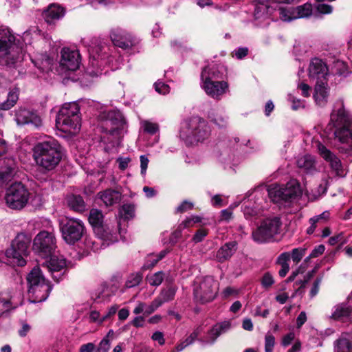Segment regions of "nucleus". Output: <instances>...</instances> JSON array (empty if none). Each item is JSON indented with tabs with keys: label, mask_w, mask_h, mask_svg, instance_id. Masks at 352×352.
Returning <instances> with one entry per match:
<instances>
[{
	"label": "nucleus",
	"mask_w": 352,
	"mask_h": 352,
	"mask_svg": "<svg viewBox=\"0 0 352 352\" xmlns=\"http://www.w3.org/2000/svg\"><path fill=\"white\" fill-rule=\"evenodd\" d=\"M201 332V327H197L192 333H190V335L185 340V342H187V344H192L197 338V337L199 336V334Z\"/></svg>",
	"instance_id": "bf43d9fd"
},
{
	"label": "nucleus",
	"mask_w": 352,
	"mask_h": 352,
	"mask_svg": "<svg viewBox=\"0 0 352 352\" xmlns=\"http://www.w3.org/2000/svg\"><path fill=\"white\" fill-rule=\"evenodd\" d=\"M148 283L152 286H159L163 281L164 274L162 272H157L147 278Z\"/></svg>",
	"instance_id": "c03bdc74"
},
{
	"label": "nucleus",
	"mask_w": 352,
	"mask_h": 352,
	"mask_svg": "<svg viewBox=\"0 0 352 352\" xmlns=\"http://www.w3.org/2000/svg\"><path fill=\"white\" fill-rule=\"evenodd\" d=\"M30 192L21 182L12 184L6 191L5 199L7 206L14 210L23 208L29 200Z\"/></svg>",
	"instance_id": "9d476101"
},
{
	"label": "nucleus",
	"mask_w": 352,
	"mask_h": 352,
	"mask_svg": "<svg viewBox=\"0 0 352 352\" xmlns=\"http://www.w3.org/2000/svg\"><path fill=\"white\" fill-rule=\"evenodd\" d=\"M14 120L18 125L32 124L36 128L42 126L41 116L36 111L25 107H19L14 111Z\"/></svg>",
	"instance_id": "f8f14e48"
},
{
	"label": "nucleus",
	"mask_w": 352,
	"mask_h": 352,
	"mask_svg": "<svg viewBox=\"0 0 352 352\" xmlns=\"http://www.w3.org/2000/svg\"><path fill=\"white\" fill-rule=\"evenodd\" d=\"M208 234V230L204 228L199 229L194 234L192 240L195 243L201 242Z\"/></svg>",
	"instance_id": "3c124183"
},
{
	"label": "nucleus",
	"mask_w": 352,
	"mask_h": 352,
	"mask_svg": "<svg viewBox=\"0 0 352 352\" xmlns=\"http://www.w3.org/2000/svg\"><path fill=\"white\" fill-rule=\"evenodd\" d=\"M80 56L78 51L64 47L61 50L60 65L63 69L68 71H75L80 66Z\"/></svg>",
	"instance_id": "2eb2a0df"
},
{
	"label": "nucleus",
	"mask_w": 352,
	"mask_h": 352,
	"mask_svg": "<svg viewBox=\"0 0 352 352\" xmlns=\"http://www.w3.org/2000/svg\"><path fill=\"white\" fill-rule=\"evenodd\" d=\"M29 288L46 283L43 275L38 267H34L27 276Z\"/></svg>",
	"instance_id": "c756f323"
},
{
	"label": "nucleus",
	"mask_w": 352,
	"mask_h": 352,
	"mask_svg": "<svg viewBox=\"0 0 352 352\" xmlns=\"http://www.w3.org/2000/svg\"><path fill=\"white\" fill-rule=\"evenodd\" d=\"M110 38L114 45L124 50L129 49L138 43L135 37L118 28L111 30Z\"/></svg>",
	"instance_id": "ddd939ff"
},
{
	"label": "nucleus",
	"mask_w": 352,
	"mask_h": 352,
	"mask_svg": "<svg viewBox=\"0 0 352 352\" xmlns=\"http://www.w3.org/2000/svg\"><path fill=\"white\" fill-rule=\"evenodd\" d=\"M33 248L43 257L52 256L56 248L54 234L47 231L40 232L34 239Z\"/></svg>",
	"instance_id": "9b49d317"
},
{
	"label": "nucleus",
	"mask_w": 352,
	"mask_h": 352,
	"mask_svg": "<svg viewBox=\"0 0 352 352\" xmlns=\"http://www.w3.org/2000/svg\"><path fill=\"white\" fill-rule=\"evenodd\" d=\"M110 348V342L108 336L104 338L99 344L97 352H107Z\"/></svg>",
	"instance_id": "e2e57ef3"
},
{
	"label": "nucleus",
	"mask_w": 352,
	"mask_h": 352,
	"mask_svg": "<svg viewBox=\"0 0 352 352\" xmlns=\"http://www.w3.org/2000/svg\"><path fill=\"white\" fill-rule=\"evenodd\" d=\"M295 338V334L294 332H290L283 336L281 344L283 346H289Z\"/></svg>",
	"instance_id": "774afa93"
},
{
	"label": "nucleus",
	"mask_w": 352,
	"mask_h": 352,
	"mask_svg": "<svg viewBox=\"0 0 352 352\" xmlns=\"http://www.w3.org/2000/svg\"><path fill=\"white\" fill-rule=\"evenodd\" d=\"M194 204L188 201H184L176 209L177 212L183 213L193 208Z\"/></svg>",
	"instance_id": "13d9d810"
},
{
	"label": "nucleus",
	"mask_w": 352,
	"mask_h": 352,
	"mask_svg": "<svg viewBox=\"0 0 352 352\" xmlns=\"http://www.w3.org/2000/svg\"><path fill=\"white\" fill-rule=\"evenodd\" d=\"M89 221L97 234L100 237H107V232L103 225V214L98 209H91L89 212Z\"/></svg>",
	"instance_id": "f3484780"
},
{
	"label": "nucleus",
	"mask_w": 352,
	"mask_h": 352,
	"mask_svg": "<svg viewBox=\"0 0 352 352\" xmlns=\"http://www.w3.org/2000/svg\"><path fill=\"white\" fill-rule=\"evenodd\" d=\"M122 213L125 219H129L134 216L135 206L133 204H124L122 208Z\"/></svg>",
	"instance_id": "09e8293b"
},
{
	"label": "nucleus",
	"mask_w": 352,
	"mask_h": 352,
	"mask_svg": "<svg viewBox=\"0 0 352 352\" xmlns=\"http://www.w3.org/2000/svg\"><path fill=\"white\" fill-rule=\"evenodd\" d=\"M212 121L219 127H224L228 124L227 118L219 114H217L215 117L212 119Z\"/></svg>",
	"instance_id": "052dcab7"
},
{
	"label": "nucleus",
	"mask_w": 352,
	"mask_h": 352,
	"mask_svg": "<svg viewBox=\"0 0 352 352\" xmlns=\"http://www.w3.org/2000/svg\"><path fill=\"white\" fill-rule=\"evenodd\" d=\"M22 48L9 29L0 30V64L9 67L21 58Z\"/></svg>",
	"instance_id": "20e7f679"
},
{
	"label": "nucleus",
	"mask_w": 352,
	"mask_h": 352,
	"mask_svg": "<svg viewBox=\"0 0 352 352\" xmlns=\"http://www.w3.org/2000/svg\"><path fill=\"white\" fill-rule=\"evenodd\" d=\"M144 129L150 134H155L159 129L157 124L148 121H144L143 123Z\"/></svg>",
	"instance_id": "864d4df0"
},
{
	"label": "nucleus",
	"mask_w": 352,
	"mask_h": 352,
	"mask_svg": "<svg viewBox=\"0 0 352 352\" xmlns=\"http://www.w3.org/2000/svg\"><path fill=\"white\" fill-rule=\"evenodd\" d=\"M79 114L80 108L77 103L65 104L56 116L57 127L64 132L75 133L80 128L81 119Z\"/></svg>",
	"instance_id": "39448f33"
},
{
	"label": "nucleus",
	"mask_w": 352,
	"mask_h": 352,
	"mask_svg": "<svg viewBox=\"0 0 352 352\" xmlns=\"http://www.w3.org/2000/svg\"><path fill=\"white\" fill-rule=\"evenodd\" d=\"M297 165L300 168L304 169L307 173H311L315 170V161L312 156L305 155L297 160Z\"/></svg>",
	"instance_id": "e433bc0d"
},
{
	"label": "nucleus",
	"mask_w": 352,
	"mask_h": 352,
	"mask_svg": "<svg viewBox=\"0 0 352 352\" xmlns=\"http://www.w3.org/2000/svg\"><path fill=\"white\" fill-rule=\"evenodd\" d=\"M237 243L236 241L226 243L217 252L216 258L219 262L223 263L228 260L236 251Z\"/></svg>",
	"instance_id": "b1692460"
},
{
	"label": "nucleus",
	"mask_w": 352,
	"mask_h": 352,
	"mask_svg": "<svg viewBox=\"0 0 352 352\" xmlns=\"http://www.w3.org/2000/svg\"><path fill=\"white\" fill-rule=\"evenodd\" d=\"M15 169L16 163L13 158L4 159L0 169V184L10 181L15 173Z\"/></svg>",
	"instance_id": "412c9836"
},
{
	"label": "nucleus",
	"mask_w": 352,
	"mask_h": 352,
	"mask_svg": "<svg viewBox=\"0 0 352 352\" xmlns=\"http://www.w3.org/2000/svg\"><path fill=\"white\" fill-rule=\"evenodd\" d=\"M201 87L207 95L216 100H220L229 91V85L224 80L201 82Z\"/></svg>",
	"instance_id": "4468645a"
},
{
	"label": "nucleus",
	"mask_w": 352,
	"mask_h": 352,
	"mask_svg": "<svg viewBox=\"0 0 352 352\" xmlns=\"http://www.w3.org/2000/svg\"><path fill=\"white\" fill-rule=\"evenodd\" d=\"M321 281H322V278H319V277H318L314 280V282L313 283V286H312V287L311 289V291H310V296H311V298L314 297L318 293L319 287H320V285L321 283Z\"/></svg>",
	"instance_id": "338daca9"
},
{
	"label": "nucleus",
	"mask_w": 352,
	"mask_h": 352,
	"mask_svg": "<svg viewBox=\"0 0 352 352\" xmlns=\"http://www.w3.org/2000/svg\"><path fill=\"white\" fill-rule=\"evenodd\" d=\"M224 70L223 65L205 67L201 73V82L217 81L223 78Z\"/></svg>",
	"instance_id": "a211bd4d"
},
{
	"label": "nucleus",
	"mask_w": 352,
	"mask_h": 352,
	"mask_svg": "<svg viewBox=\"0 0 352 352\" xmlns=\"http://www.w3.org/2000/svg\"><path fill=\"white\" fill-rule=\"evenodd\" d=\"M352 313V307L346 304H340L334 307L331 318L336 320H343Z\"/></svg>",
	"instance_id": "7c9ffc66"
},
{
	"label": "nucleus",
	"mask_w": 352,
	"mask_h": 352,
	"mask_svg": "<svg viewBox=\"0 0 352 352\" xmlns=\"http://www.w3.org/2000/svg\"><path fill=\"white\" fill-rule=\"evenodd\" d=\"M248 48L246 47H239L232 52V56L241 60L248 55Z\"/></svg>",
	"instance_id": "4d7b16f0"
},
{
	"label": "nucleus",
	"mask_w": 352,
	"mask_h": 352,
	"mask_svg": "<svg viewBox=\"0 0 352 352\" xmlns=\"http://www.w3.org/2000/svg\"><path fill=\"white\" fill-rule=\"evenodd\" d=\"M318 149L320 155L329 162L331 168L336 172L337 175H341L342 170L340 159L321 143H318Z\"/></svg>",
	"instance_id": "6ab92c4d"
},
{
	"label": "nucleus",
	"mask_w": 352,
	"mask_h": 352,
	"mask_svg": "<svg viewBox=\"0 0 352 352\" xmlns=\"http://www.w3.org/2000/svg\"><path fill=\"white\" fill-rule=\"evenodd\" d=\"M335 352H352V331L343 332L334 342Z\"/></svg>",
	"instance_id": "4be33fe9"
},
{
	"label": "nucleus",
	"mask_w": 352,
	"mask_h": 352,
	"mask_svg": "<svg viewBox=\"0 0 352 352\" xmlns=\"http://www.w3.org/2000/svg\"><path fill=\"white\" fill-rule=\"evenodd\" d=\"M100 198L107 206H113L120 201L121 194L113 189H107L99 194Z\"/></svg>",
	"instance_id": "cd10ccee"
},
{
	"label": "nucleus",
	"mask_w": 352,
	"mask_h": 352,
	"mask_svg": "<svg viewBox=\"0 0 352 352\" xmlns=\"http://www.w3.org/2000/svg\"><path fill=\"white\" fill-rule=\"evenodd\" d=\"M202 218L199 216L192 215L186 218L180 223V228H186L192 226L195 223L201 221Z\"/></svg>",
	"instance_id": "a18cd8bd"
},
{
	"label": "nucleus",
	"mask_w": 352,
	"mask_h": 352,
	"mask_svg": "<svg viewBox=\"0 0 352 352\" xmlns=\"http://www.w3.org/2000/svg\"><path fill=\"white\" fill-rule=\"evenodd\" d=\"M268 195L272 201L274 203H279L285 201L283 186L272 184L268 188Z\"/></svg>",
	"instance_id": "f704fd0d"
},
{
	"label": "nucleus",
	"mask_w": 352,
	"mask_h": 352,
	"mask_svg": "<svg viewBox=\"0 0 352 352\" xmlns=\"http://www.w3.org/2000/svg\"><path fill=\"white\" fill-rule=\"evenodd\" d=\"M318 267H315L314 270L308 272L304 276L303 280H298L295 283V285H299L297 292H301V289L305 288L306 284L311 280L314 276V274L317 272Z\"/></svg>",
	"instance_id": "a19ab883"
},
{
	"label": "nucleus",
	"mask_w": 352,
	"mask_h": 352,
	"mask_svg": "<svg viewBox=\"0 0 352 352\" xmlns=\"http://www.w3.org/2000/svg\"><path fill=\"white\" fill-rule=\"evenodd\" d=\"M327 85V81L321 80L320 81H317L315 86L314 98L317 104L320 106H324L327 102L329 94Z\"/></svg>",
	"instance_id": "5701e85b"
},
{
	"label": "nucleus",
	"mask_w": 352,
	"mask_h": 352,
	"mask_svg": "<svg viewBox=\"0 0 352 352\" xmlns=\"http://www.w3.org/2000/svg\"><path fill=\"white\" fill-rule=\"evenodd\" d=\"M19 90L18 88H13L8 94L7 99L0 102V110H9L13 107L19 100Z\"/></svg>",
	"instance_id": "473e14b6"
},
{
	"label": "nucleus",
	"mask_w": 352,
	"mask_h": 352,
	"mask_svg": "<svg viewBox=\"0 0 352 352\" xmlns=\"http://www.w3.org/2000/svg\"><path fill=\"white\" fill-rule=\"evenodd\" d=\"M329 218V212L324 211L322 214L315 216L309 219V222L313 223H324Z\"/></svg>",
	"instance_id": "6e6d98bb"
},
{
	"label": "nucleus",
	"mask_w": 352,
	"mask_h": 352,
	"mask_svg": "<svg viewBox=\"0 0 352 352\" xmlns=\"http://www.w3.org/2000/svg\"><path fill=\"white\" fill-rule=\"evenodd\" d=\"M31 241V236L23 232L16 236L12 241L10 248L6 252L7 258L12 265L20 267L25 265V258L29 254Z\"/></svg>",
	"instance_id": "423d86ee"
},
{
	"label": "nucleus",
	"mask_w": 352,
	"mask_h": 352,
	"mask_svg": "<svg viewBox=\"0 0 352 352\" xmlns=\"http://www.w3.org/2000/svg\"><path fill=\"white\" fill-rule=\"evenodd\" d=\"M230 322L228 321H224L215 324L209 331V340H206V342L213 344L220 335L227 332L230 329Z\"/></svg>",
	"instance_id": "bb28decb"
},
{
	"label": "nucleus",
	"mask_w": 352,
	"mask_h": 352,
	"mask_svg": "<svg viewBox=\"0 0 352 352\" xmlns=\"http://www.w3.org/2000/svg\"><path fill=\"white\" fill-rule=\"evenodd\" d=\"M59 228L63 240L70 245L79 241L86 233L83 221L76 218L66 217L60 219Z\"/></svg>",
	"instance_id": "6e6552de"
},
{
	"label": "nucleus",
	"mask_w": 352,
	"mask_h": 352,
	"mask_svg": "<svg viewBox=\"0 0 352 352\" xmlns=\"http://www.w3.org/2000/svg\"><path fill=\"white\" fill-rule=\"evenodd\" d=\"M50 259L48 261H46V265H43V267H46L49 272H50L52 274L56 272H60L64 270L66 263L64 259L58 258L54 256H50ZM53 278L56 281L59 280L60 274L58 275V278H57L55 275H53Z\"/></svg>",
	"instance_id": "a878e982"
},
{
	"label": "nucleus",
	"mask_w": 352,
	"mask_h": 352,
	"mask_svg": "<svg viewBox=\"0 0 352 352\" xmlns=\"http://www.w3.org/2000/svg\"><path fill=\"white\" fill-rule=\"evenodd\" d=\"M275 344V338L272 334L267 333L265 337V352H272Z\"/></svg>",
	"instance_id": "de8ad7c7"
},
{
	"label": "nucleus",
	"mask_w": 352,
	"mask_h": 352,
	"mask_svg": "<svg viewBox=\"0 0 352 352\" xmlns=\"http://www.w3.org/2000/svg\"><path fill=\"white\" fill-rule=\"evenodd\" d=\"M142 275L140 274H132L126 281L125 286L127 288H131L138 285L142 280Z\"/></svg>",
	"instance_id": "79ce46f5"
},
{
	"label": "nucleus",
	"mask_w": 352,
	"mask_h": 352,
	"mask_svg": "<svg viewBox=\"0 0 352 352\" xmlns=\"http://www.w3.org/2000/svg\"><path fill=\"white\" fill-rule=\"evenodd\" d=\"M285 201H292L301 195L300 186L296 181H291L283 186Z\"/></svg>",
	"instance_id": "c85d7f7f"
},
{
	"label": "nucleus",
	"mask_w": 352,
	"mask_h": 352,
	"mask_svg": "<svg viewBox=\"0 0 352 352\" xmlns=\"http://www.w3.org/2000/svg\"><path fill=\"white\" fill-rule=\"evenodd\" d=\"M306 249L305 248H294L292 250V254H290L292 261L295 263H298L305 254Z\"/></svg>",
	"instance_id": "49530a36"
},
{
	"label": "nucleus",
	"mask_w": 352,
	"mask_h": 352,
	"mask_svg": "<svg viewBox=\"0 0 352 352\" xmlns=\"http://www.w3.org/2000/svg\"><path fill=\"white\" fill-rule=\"evenodd\" d=\"M162 306V302L155 298L152 302L146 306L145 305V315L148 316L153 313L157 308Z\"/></svg>",
	"instance_id": "8fccbe9b"
},
{
	"label": "nucleus",
	"mask_w": 352,
	"mask_h": 352,
	"mask_svg": "<svg viewBox=\"0 0 352 352\" xmlns=\"http://www.w3.org/2000/svg\"><path fill=\"white\" fill-rule=\"evenodd\" d=\"M281 225L280 219L278 217L267 218L252 232V239L258 243L268 242L280 232Z\"/></svg>",
	"instance_id": "1a4fd4ad"
},
{
	"label": "nucleus",
	"mask_w": 352,
	"mask_h": 352,
	"mask_svg": "<svg viewBox=\"0 0 352 352\" xmlns=\"http://www.w3.org/2000/svg\"><path fill=\"white\" fill-rule=\"evenodd\" d=\"M275 9L267 3L258 0L254 9V16L256 19L264 18L271 14Z\"/></svg>",
	"instance_id": "2f4dec72"
},
{
	"label": "nucleus",
	"mask_w": 352,
	"mask_h": 352,
	"mask_svg": "<svg viewBox=\"0 0 352 352\" xmlns=\"http://www.w3.org/2000/svg\"><path fill=\"white\" fill-rule=\"evenodd\" d=\"M280 18L284 21H291L292 20L296 19L295 16V8H280L278 9Z\"/></svg>",
	"instance_id": "ea45409f"
},
{
	"label": "nucleus",
	"mask_w": 352,
	"mask_h": 352,
	"mask_svg": "<svg viewBox=\"0 0 352 352\" xmlns=\"http://www.w3.org/2000/svg\"><path fill=\"white\" fill-rule=\"evenodd\" d=\"M107 119L111 121L113 124H118L123 121L122 115L120 111H109L107 114Z\"/></svg>",
	"instance_id": "37998d69"
},
{
	"label": "nucleus",
	"mask_w": 352,
	"mask_h": 352,
	"mask_svg": "<svg viewBox=\"0 0 352 352\" xmlns=\"http://www.w3.org/2000/svg\"><path fill=\"white\" fill-rule=\"evenodd\" d=\"M295 8V16L297 19L307 17L311 14V5L305 3L302 6H298Z\"/></svg>",
	"instance_id": "58836bf2"
},
{
	"label": "nucleus",
	"mask_w": 352,
	"mask_h": 352,
	"mask_svg": "<svg viewBox=\"0 0 352 352\" xmlns=\"http://www.w3.org/2000/svg\"><path fill=\"white\" fill-rule=\"evenodd\" d=\"M155 89L157 92H158L160 94H166L170 91V87L168 85L157 81L154 84Z\"/></svg>",
	"instance_id": "5fc2aeb1"
},
{
	"label": "nucleus",
	"mask_w": 352,
	"mask_h": 352,
	"mask_svg": "<svg viewBox=\"0 0 352 352\" xmlns=\"http://www.w3.org/2000/svg\"><path fill=\"white\" fill-rule=\"evenodd\" d=\"M291 256L289 252H283L279 255L277 263L281 266H289L288 261L290 260Z\"/></svg>",
	"instance_id": "0e129e2a"
},
{
	"label": "nucleus",
	"mask_w": 352,
	"mask_h": 352,
	"mask_svg": "<svg viewBox=\"0 0 352 352\" xmlns=\"http://www.w3.org/2000/svg\"><path fill=\"white\" fill-rule=\"evenodd\" d=\"M51 291L52 286L47 282L30 287L28 289L30 300L33 303L43 302L47 298Z\"/></svg>",
	"instance_id": "dca6fc26"
},
{
	"label": "nucleus",
	"mask_w": 352,
	"mask_h": 352,
	"mask_svg": "<svg viewBox=\"0 0 352 352\" xmlns=\"http://www.w3.org/2000/svg\"><path fill=\"white\" fill-rule=\"evenodd\" d=\"M338 109L331 115V122L335 129L333 134L335 140L342 146L338 149L343 153L352 151V117L345 110L342 101L337 103Z\"/></svg>",
	"instance_id": "f257e3e1"
},
{
	"label": "nucleus",
	"mask_w": 352,
	"mask_h": 352,
	"mask_svg": "<svg viewBox=\"0 0 352 352\" xmlns=\"http://www.w3.org/2000/svg\"><path fill=\"white\" fill-rule=\"evenodd\" d=\"M67 201L69 207L76 212H82L85 210V201L80 195H69Z\"/></svg>",
	"instance_id": "72a5a7b5"
},
{
	"label": "nucleus",
	"mask_w": 352,
	"mask_h": 352,
	"mask_svg": "<svg viewBox=\"0 0 352 352\" xmlns=\"http://www.w3.org/2000/svg\"><path fill=\"white\" fill-rule=\"evenodd\" d=\"M239 289L232 287H226L222 292L223 298H227L231 296H236L239 294Z\"/></svg>",
	"instance_id": "69168bd1"
},
{
	"label": "nucleus",
	"mask_w": 352,
	"mask_h": 352,
	"mask_svg": "<svg viewBox=\"0 0 352 352\" xmlns=\"http://www.w3.org/2000/svg\"><path fill=\"white\" fill-rule=\"evenodd\" d=\"M14 307L10 292L0 293V316Z\"/></svg>",
	"instance_id": "c9c22d12"
},
{
	"label": "nucleus",
	"mask_w": 352,
	"mask_h": 352,
	"mask_svg": "<svg viewBox=\"0 0 352 352\" xmlns=\"http://www.w3.org/2000/svg\"><path fill=\"white\" fill-rule=\"evenodd\" d=\"M60 148L58 141L52 138L37 143L33 148L36 165L46 171L54 170L61 160Z\"/></svg>",
	"instance_id": "f03ea898"
},
{
	"label": "nucleus",
	"mask_w": 352,
	"mask_h": 352,
	"mask_svg": "<svg viewBox=\"0 0 352 352\" xmlns=\"http://www.w3.org/2000/svg\"><path fill=\"white\" fill-rule=\"evenodd\" d=\"M176 290L173 288L170 287L166 289H163L160 294L156 297L155 298L162 302V305L166 302H169L172 300L175 295Z\"/></svg>",
	"instance_id": "4c0bfd02"
},
{
	"label": "nucleus",
	"mask_w": 352,
	"mask_h": 352,
	"mask_svg": "<svg viewBox=\"0 0 352 352\" xmlns=\"http://www.w3.org/2000/svg\"><path fill=\"white\" fill-rule=\"evenodd\" d=\"M64 14V10L62 7L52 4L43 12V17L47 23H52L63 17Z\"/></svg>",
	"instance_id": "393cba45"
},
{
	"label": "nucleus",
	"mask_w": 352,
	"mask_h": 352,
	"mask_svg": "<svg viewBox=\"0 0 352 352\" xmlns=\"http://www.w3.org/2000/svg\"><path fill=\"white\" fill-rule=\"evenodd\" d=\"M210 135V129L207 122L199 116L186 120L179 131V138L188 145L204 142Z\"/></svg>",
	"instance_id": "7ed1b4c3"
},
{
	"label": "nucleus",
	"mask_w": 352,
	"mask_h": 352,
	"mask_svg": "<svg viewBox=\"0 0 352 352\" xmlns=\"http://www.w3.org/2000/svg\"><path fill=\"white\" fill-rule=\"evenodd\" d=\"M274 283L272 276L270 273H265L262 278V285L265 288L270 287Z\"/></svg>",
	"instance_id": "680f3d73"
},
{
	"label": "nucleus",
	"mask_w": 352,
	"mask_h": 352,
	"mask_svg": "<svg viewBox=\"0 0 352 352\" xmlns=\"http://www.w3.org/2000/svg\"><path fill=\"white\" fill-rule=\"evenodd\" d=\"M328 73L326 65L318 58L312 60L309 67V75L310 78H317L318 81L326 80L325 76Z\"/></svg>",
	"instance_id": "aec40b11"
},
{
	"label": "nucleus",
	"mask_w": 352,
	"mask_h": 352,
	"mask_svg": "<svg viewBox=\"0 0 352 352\" xmlns=\"http://www.w3.org/2000/svg\"><path fill=\"white\" fill-rule=\"evenodd\" d=\"M219 283L212 276L197 278L193 284V296L195 300L205 304L212 301L217 296Z\"/></svg>",
	"instance_id": "0eeeda50"
},
{
	"label": "nucleus",
	"mask_w": 352,
	"mask_h": 352,
	"mask_svg": "<svg viewBox=\"0 0 352 352\" xmlns=\"http://www.w3.org/2000/svg\"><path fill=\"white\" fill-rule=\"evenodd\" d=\"M325 247L324 245H319L314 248L308 257L305 259V262H308L311 258H316L322 254L324 252Z\"/></svg>",
	"instance_id": "603ef678"
}]
</instances>
